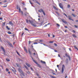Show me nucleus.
Masks as SVG:
<instances>
[{
	"label": "nucleus",
	"mask_w": 78,
	"mask_h": 78,
	"mask_svg": "<svg viewBox=\"0 0 78 78\" xmlns=\"http://www.w3.org/2000/svg\"><path fill=\"white\" fill-rule=\"evenodd\" d=\"M5 22H4V23H2V26H4H4H5Z\"/></svg>",
	"instance_id": "393cba45"
},
{
	"label": "nucleus",
	"mask_w": 78,
	"mask_h": 78,
	"mask_svg": "<svg viewBox=\"0 0 78 78\" xmlns=\"http://www.w3.org/2000/svg\"><path fill=\"white\" fill-rule=\"evenodd\" d=\"M74 47L75 48H76V49H77V50H78V48H76V46H74Z\"/></svg>",
	"instance_id": "7c9ffc66"
},
{
	"label": "nucleus",
	"mask_w": 78,
	"mask_h": 78,
	"mask_svg": "<svg viewBox=\"0 0 78 78\" xmlns=\"http://www.w3.org/2000/svg\"><path fill=\"white\" fill-rule=\"evenodd\" d=\"M73 33H75L76 32V31L74 30L73 31Z\"/></svg>",
	"instance_id": "79ce46f5"
},
{
	"label": "nucleus",
	"mask_w": 78,
	"mask_h": 78,
	"mask_svg": "<svg viewBox=\"0 0 78 78\" xmlns=\"http://www.w3.org/2000/svg\"><path fill=\"white\" fill-rule=\"evenodd\" d=\"M43 40H39V42H43Z\"/></svg>",
	"instance_id": "2f4dec72"
},
{
	"label": "nucleus",
	"mask_w": 78,
	"mask_h": 78,
	"mask_svg": "<svg viewBox=\"0 0 78 78\" xmlns=\"http://www.w3.org/2000/svg\"><path fill=\"white\" fill-rule=\"evenodd\" d=\"M63 15H65L66 17H68V16H67V15L66 14L64 13Z\"/></svg>",
	"instance_id": "473e14b6"
},
{
	"label": "nucleus",
	"mask_w": 78,
	"mask_h": 78,
	"mask_svg": "<svg viewBox=\"0 0 78 78\" xmlns=\"http://www.w3.org/2000/svg\"><path fill=\"white\" fill-rule=\"evenodd\" d=\"M9 23L10 25H11V26H12V25H13V23L11 21L9 22Z\"/></svg>",
	"instance_id": "6e6552de"
},
{
	"label": "nucleus",
	"mask_w": 78,
	"mask_h": 78,
	"mask_svg": "<svg viewBox=\"0 0 78 78\" xmlns=\"http://www.w3.org/2000/svg\"><path fill=\"white\" fill-rule=\"evenodd\" d=\"M68 17H69V18H70V19H72V17L70 16H68Z\"/></svg>",
	"instance_id": "58836bf2"
},
{
	"label": "nucleus",
	"mask_w": 78,
	"mask_h": 78,
	"mask_svg": "<svg viewBox=\"0 0 78 78\" xmlns=\"http://www.w3.org/2000/svg\"><path fill=\"white\" fill-rule=\"evenodd\" d=\"M26 65H27V67H30V64H28V63H26Z\"/></svg>",
	"instance_id": "ddd939ff"
},
{
	"label": "nucleus",
	"mask_w": 78,
	"mask_h": 78,
	"mask_svg": "<svg viewBox=\"0 0 78 78\" xmlns=\"http://www.w3.org/2000/svg\"><path fill=\"white\" fill-rule=\"evenodd\" d=\"M26 21L27 23H28V20L26 19Z\"/></svg>",
	"instance_id": "bb28decb"
},
{
	"label": "nucleus",
	"mask_w": 78,
	"mask_h": 78,
	"mask_svg": "<svg viewBox=\"0 0 78 78\" xmlns=\"http://www.w3.org/2000/svg\"><path fill=\"white\" fill-rule=\"evenodd\" d=\"M6 28L8 30H10V28L9 27H8V26H6Z\"/></svg>",
	"instance_id": "4468645a"
},
{
	"label": "nucleus",
	"mask_w": 78,
	"mask_h": 78,
	"mask_svg": "<svg viewBox=\"0 0 78 78\" xmlns=\"http://www.w3.org/2000/svg\"><path fill=\"white\" fill-rule=\"evenodd\" d=\"M65 78H67V76L66 74H65Z\"/></svg>",
	"instance_id": "72a5a7b5"
},
{
	"label": "nucleus",
	"mask_w": 78,
	"mask_h": 78,
	"mask_svg": "<svg viewBox=\"0 0 78 78\" xmlns=\"http://www.w3.org/2000/svg\"><path fill=\"white\" fill-rule=\"evenodd\" d=\"M29 53L30 55H31V52L30 51V50H29Z\"/></svg>",
	"instance_id": "b1692460"
},
{
	"label": "nucleus",
	"mask_w": 78,
	"mask_h": 78,
	"mask_svg": "<svg viewBox=\"0 0 78 78\" xmlns=\"http://www.w3.org/2000/svg\"><path fill=\"white\" fill-rule=\"evenodd\" d=\"M69 51H72L71 50V49L70 48H69Z\"/></svg>",
	"instance_id": "5fc2aeb1"
},
{
	"label": "nucleus",
	"mask_w": 78,
	"mask_h": 78,
	"mask_svg": "<svg viewBox=\"0 0 78 78\" xmlns=\"http://www.w3.org/2000/svg\"><path fill=\"white\" fill-rule=\"evenodd\" d=\"M22 4H23V5H25V3H22Z\"/></svg>",
	"instance_id": "69168bd1"
},
{
	"label": "nucleus",
	"mask_w": 78,
	"mask_h": 78,
	"mask_svg": "<svg viewBox=\"0 0 78 78\" xmlns=\"http://www.w3.org/2000/svg\"><path fill=\"white\" fill-rule=\"evenodd\" d=\"M3 7H4V8H6V7H7V5L6 6H3Z\"/></svg>",
	"instance_id": "de8ad7c7"
},
{
	"label": "nucleus",
	"mask_w": 78,
	"mask_h": 78,
	"mask_svg": "<svg viewBox=\"0 0 78 78\" xmlns=\"http://www.w3.org/2000/svg\"><path fill=\"white\" fill-rule=\"evenodd\" d=\"M74 37H75L76 38V36L74 34H73L72 35Z\"/></svg>",
	"instance_id": "dca6fc26"
},
{
	"label": "nucleus",
	"mask_w": 78,
	"mask_h": 78,
	"mask_svg": "<svg viewBox=\"0 0 78 78\" xmlns=\"http://www.w3.org/2000/svg\"><path fill=\"white\" fill-rule=\"evenodd\" d=\"M24 50H25V51L27 53H28V51H27V48L26 47H24Z\"/></svg>",
	"instance_id": "9d476101"
},
{
	"label": "nucleus",
	"mask_w": 78,
	"mask_h": 78,
	"mask_svg": "<svg viewBox=\"0 0 78 78\" xmlns=\"http://www.w3.org/2000/svg\"><path fill=\"white\" fill-rule=\"evenodd\" d=\"M64 27L66 28H67V27L66 26H65Z\"/></svg>",
	"instance_id": "13d9d810"
},
{
	"label": "nucleus",
	"mask_w": 78,
	"mask_h": 78,
	"mask_svg": "<svg viewBox=\"0 0 78 78\" xmlns=\"http://www.w3.org/2000/svg\"><path fill=\"white\" fill-rule=\"evenodd\" d=\"M48 37H50V34H48Z\"/></svg>",
	"instance_id": "4d7b16f0"
},
{
	"label": "nucleus",
	"mask_w": 78,
	"mask_h": 78,
	"mask_svg": "<svg viewBox=\"0 0 78 78\" xmlns=\"http://www.w3.org/2000/svg\"><path fill=\"white\" fill-rule=\"evenodd\" d=\"M35 2H36V3H37L38 1L36 0H35Z\"/></svg>",
	"instance_id": "bf43d9fd"
},
{
	"label": "nucleus",
	"mask_w": 78,
	"mask_h": 78,
	"mask_svg": "<svg viewBox=\"0 0 78 78\" xmlns=\"http://www.w3.org/2000/svg\"><path fill=\"white\" fill-rule=\"evenodd\" d=\"M30 69H31V70H33V68H31V67H30Z\"/></svg>",
	"instance_id": "e2e57ef3"
},
{
	"label": "nucleus",
	"mask_w": 78,
	"mask_h": 78,
	"mask_svg": "<svg viewBox=\"0 0 78 78\" xmlns=\"http://www.w3.org/2000/svg\"><path fill=\"white\" fill-rule=\"evenodd\" d=\"M54 45H55V46H56V47L57 46V44H56L54 43Z\"/></svg>",
	"instance_id": "a18cd8bd"
},
{
	"label": "nucleus",
	"mask_w": 78,
	"mask_h": 78,
	"mask_svg": "<svg viewBox=\"0 0 78 78\" xmlns=\"http://www.w3.org/2000/svg\"><path fill=\"white\" fill-rule=\"evenodd\" d=\"M69 19V20H72V21H73V20L70 18H68Z\"/></svg>",
	"instance_id": "cd10ccee"
},
{
	"label": "nucleus",
	"mask_w": 78,
	"mask_h": 78,
	"mask_svg": "<svg viewBox=\"0 0 78 78\" xmlns=\"http://www.w3.org/2000/svg\"><path fill=\"white\" fill-rule=\"evenodd\" d=\"M41 63H43V64H45V62L43 61H42V60L41 61Z\"/></svg>",
	"instance_id": "2eb2a0df"
},
{
	"label": "nucleus",
	"mask_w": 78,
	"mask_h": 78,
	"mask_svg": "<svg viewBox=\"0 0 78 78\" xmlns=\"http://www.w3.org/2000/svg\"><path fill=\"white\" fill-rule=\"evenodd\" d=\"M16 64L17 67H18L19 68H21V67L20 66V65H19V64H18V63H16Z\"/></svg>",
	"instance_id": "f8f14e48"
},
{
	"label": "nucleus",
	"mask_w": 78,
	"mask_h": 78,
	"mask_svg": "<svg viewBox=\"0 0 78 78\" xmlns=\"http://www.w3.org/2000/svg\"><path fill=\"white\" fill-rule=\"evenodd\" d=\"M38 12H42L44 16H45V12H44V11L42 9H41L40 10H39Z\"/></svg>",
	"instance_id": "20e7f679"
},
{
	"label": "nucleus",
	"mask_w": 78,
	"mask_h": 78,
	"mask_svg": "<svg viewBox=\"0 0 78 78\" xmlns=\"http://www.w3.org/2000/svg\"><path fill=\"white\" fill-rule=\"evenodd\" d=\"M27 74H30V72L28 71V72H27Z\"/></svg>",
	"instance_id": "e433bc0d"
},
{
	"label": "nucleus",
	"mask_w": 78,
	"mask_h": 78,
	"mask_svg": "<svg viewBox=\"0 0 78 78\" xmlns=\"http://www.w3.org/2000/svg\"><path fill=\"white\" fill-rule=\"evenodd\" d=\"M31 57L32 60H33V61H34V62H35V63H36V64H37V65L39 67H40V68H41V65H40L38 64V63H37V62H36V61H35V60H34V59H33V58L32 56H31Z\"/></svg>",
	"instance_id": "f03ea898"
},
{
	"label": "nucleus",
	"mask_w": 78,
	"mask_h": 78,
	"mask_svg": "<svg viewBox=\"0 0 78 78\" xmlns=\"http://www.w3.org/2000/svg\"><path fill=\"white\" fill-rule=\"evenodd\" d=\"M18 70L20 72L22 75H23V76H24V73L23 72V71H22V70L20 69H18Z\"/></svg>",
	"instance_id": "39448f33"
},
{
	"label": "nucleus",
	"mask_w": 78,
	"mask_h": 78,
	"mask_svg": "<svg viewBox=\"0 0 78 78\" xmlns=\"http://www.w3.org/2000/svg\"><path fill=\"white\" fill-rule=\"evenodd\" d=\"M49 43H53V41H49Z\"/></svg>",
	"instance_id": "49530a36"
},
{
	"label": "nucleus",
	"mask_w": 78,
	"mask_h": 78,
	"mask_svg": "<svg viewBox=\"0 0 78 78\" xmlns=\"http://www.w3.org/2000/svg\"><path fill=\"white\" fill-rule=\"evenodd\" d=\"M61 20L64 23H67V22L64 20V19H62Z\"/></svg>",
	"instance_id": "0eeeda50"
},
{
	"label": "nucleus",
	"mask_w": 78,
	"mask_h": 78,
	"mask_svg": "<svg viewBox=\"0 0 78 78\" xmlns=\"http://www.w3.org/2000/svg\"><path fill=\"white\" fill-rule=\"evenodd\" d=\"M72 16H73V17H76V15H75V14H73V13H72Z\"/></svg>",
	"instance_id": "4be33fe9"
},
{
	"label": "nucleus",
	"mask_w": 78,
	"mask_h": 78,
	"mask_svg": "<svg viewBox=\"0 0 78 78\" xmlns=\"http://www.w3.org/2000/svg\"><path fill=\"white\" fill-rule=\"evenodd\" d=\"M6 60L7 61H8V62L10 61V60H9V59L8 58H6Z\"/></svg>",
	"instance_id": "6ab92c4d"
},
{
	"label": "nucleus",
	"mask_w": 78,
	"mask_h": 78,
	"mask_svg": "<svg viewBox=\"0 0 78 78\" xmlns=\"http://www.w3.org/2000/svg\"><path fill=\"white\" fill-rule=\"evenodd\" d=\"M16 52L17 55H18L19 56H20V54H19V53L18 51H16Z\"/></svg>",
	"instance_id": "412c9836"
},
{
	"label": "nucleus",
	"mask_w": 78,
	"mask_h": 78,
	"mask_svg": "<svg viewBox=\"0 0 78 78\" xmlns=\"http://www.w3.org/2000/svg\"><path fill=\"white\" fill-rule=\"evenodd\" d=\"M29 22L30 23H31V25L33 26V27H36L37 26V25H36V23H34V21H31L30 20H29Z\"/></svg>",
	"instance_id": "f257e3e1"
},
{
	"label": "nucleus",
	"mask_w": 78,
	"mask_h": 78,
	"mask_svg": "<svg viewBox=\"0 0 78 78\" xmlns=\"http://www.w3.org/2000/svg\"><path fill=\"white\" fill-rule=\"evenodd\" d=\"M55 37V35H53V37Z\"/></svg>",
	"instance_id": "774afa93"
},
{
	"label": "nucleus",
	"mask_w": 78,
	"mask_h": 78,
	"mask_svg": "<svg viewBox=\"0 0 78 78\" xmlns=\"http://www.w3.org/2000/svg\"><path fill=\"white\" fill-rule=\"evenodd\" d=\"M6 72H8V71H9V69H8L6 68Z\"/></svg>",
	"instance_id": "c85d7f7f"
},
{
	"label": "nucleus",
	"mask_w": 78,
	"mask_h": 78,
	"mask_svg": "<svg viewBox=\"0 0 78 78\" xmlns=\"http://www.w3.org/2000/svg\"><path fill=\"white\" fill-rule=\"evenodd\" d=\"M55 10H58V9H57V8H56L55 9Z\"/></svg>",
	"instance_id": "0e129e2a"
},
{
	"label": "nucleus",
	"mask_w": 78,
	"mask_h": 78,
	"mask_svg": "<svg viewBox=\"0 0 78 78\" xmlns=\"http://www.w3.org/2000/svg\"><path fill=\"white\" fill-rule=\"evenodd\" d=\"M25 30H26V31H29V30L27 29V28H24Z\"/></svg>",
	"instance_id": "5701e85b"
},
{
	"label": "nucleus",
	"mask_w": 78,
	"mask_h": 78,
	"mask_svg": "<svg viewBox=\"0 0 78 78\" xmlns=\"http://www.w3.org/2000/svg\"><path fill=\"white\" fill-rule=\"evenodd\" d=\"M29 2H30V4H31V5H32V3L31 2V1H30Z\"/></svg>",
	"instance_id": "3c124183"
},
{
	"label": "nucleus",
	"mask_w": 78,
	"mask_h": 78,
	"mask_svg": "<svg viewBox=\"0 0 78 78\" xmlns=\"http://www.w3.org/2000/svg\"><path fill=\"white\" fill-rule=\"evenodd\" d=\"M47 24H45V25H44V27H47Z\"/></svg>",
	"instance_id": "8fccbe9b"
},
{
	"label": "nucleus",
	"mask_w": 78,
	"mask_h": 78,
	"mask_svg": "<svg viewBox=\"0 0 78 78\" xmlns=\"http://www.w3.org/2000/svg\"><path fill=\"white\" fill-rule=\"evenodd\" d=\"M58 57L61 58V57H60V55H59V54H58Z\"/></svg>",
	"instance_id": "6e6d98bb"
},
{
	"label": "nucleus",
	"mask_w": 78,
	"mask_h": 78,
	"mask_svg": "<svg viewBox=\"0 0 78 78\" xmlns=\"http://www.w3.org/2000/svg\"><path fill=\"white\" fill-rule=\"evenodd\" d=\"M1 48L2 49V51H5V49H4V48H3V46H1Z\"/></svg>",
	"instance_id": "9b49d317"
},
{
	"label": "nucleus",
	"mask_w": 78,
	"mask_h": 78,
	"mask_svg": "<svg viewBox=\"0 0 78 78\" xmlns=\"http://www.w3.org/2000/svg\"><path fill=\"white\" fill-rule=\"evenodd\" d=\"M36 75H37L38 76H39V74H38V73H37V74H36Z\"/></svg>",
	"instance_id": "864d4df0"
},
{
	"label": "nucleus",
	"mask_w": 78,
	"mask_h": 78,
	"mask_svg": "<svg viewBox=\"0 0 78 78\" xmlns=\"http://www.w3.org/2000/svg\"><path fill=\"white\" fill-rule=\"evenodd\" d=\"M66 61H67V62H66V64H67V63H68V59L67 58L66 59Z\"/></svg>",
	"instance_id": "c9c22d12"
},
{
	"label": "nucleus",
	"mask_w": 78,
	"mask_h": 78,
	"mask_svg": "<svg viewBox=\"0 0 78 78\" xmlns=\"http://www.w3.org/2000/svg\"><path fill=\"white\" fill-rule=\"evenodd\" d=\"M70 5H68V8H70Z\"/></svg>",
	"instance_id": "ea45409f"
},
{
	"label": "nucleus",
	"mask_w": 78,
	"mask_h": 78,
	"mask_svg": "<svg viewBox=\"0 0 78 78\" xmlns=\"http://www.w3.org/2000/svg\"><path fill=\"white\" fill-rule=\"evenodd\" d=\"M34 44H37V43H36V42H35L34 43Z\"/></svg>",
	"instance_id": "c03bdc74"
},
{
	"label": "nucleus",
	"mask_w": 78,
	"mask_h": 78,
	"mask_svg": "<svg viewBox=\"0 0 78 78\" xmlns=\"http://www.w3.org/2000/svg\"><path fill=\"white\" fill-rule=\"evenodd\" d=\"M65 55H66V57H68L69 59H70V56L69 55H67V54L66 53L65 54Z\"/></svg>",
	"instance_id": "1a4fd4ad"
},
{
	"label": "nucleus",
	"mask_w": 78,
	"mask_h": 78,
	"mask_svg": "<svg viewBox=\"0 0 78 78\" xmlns=\"http://www.w3.org/2000/svg\"><path fill=\"white\" fill-rule=\"evenodd\" d=\"M50 76L52 78H56V77H54V76Z\"/></svg>",
	"instance_id": "a878e982"
},
{
	"label": "nucleus",
	"mask_w": 78,
	"mask_h": 78,
	"mask_svg": "<svg viewBox=\"0 0 78 78\" xmlns=\"http://www.w3.org/2000/svg\"><path fill=\"white\" fill-rule=\"evenodd\" d=\"M59 5L60 8H62V9H64V8H63V7L62 5V3H60L59 4Z\"/></svg>",
	"instance_id": "423d86ee"
},
{
	"label": "nucleus",
	"mask_w": 78,
	"mask_h": 78,
	"mask_svg": "<svg viewBox=\"0 0 78 78\" xmlns=\"http://www.w3.org/2000/svg\"><path fill=\"white\" fill-rule=\"evenodd\" d=\"M37 3L38 4V5H41V4H40L39 2L38 1L37 2Z\"/></svg>",
	"instance_id": "4c0bfd02"
},
{
	"label": "nucleus",
	"mask_w": 78,
	"mask_h": 78,
	"mask_svg": "<svg viewBox=\"0 0 78 78\" xmlns=\"http://www.w3.org/2000/svg\"><path fill=\"white\" fill-rule=\"evenodd\" d=\"M21 12L22 14H23V12L22 11H21Z\"/></svg>",
	"instance_id": "338daca9"
},
{
	"label": "nucleus",
	"mask_w": 78,
	"mask_h": 78,
	"mask_svg": "<svg viewBox=\"0 0 78 78\" xmlns=\"http://www.w3.org/2000/svg\"><path fill=\"white\" fill-rule=\"evenodd\" d=\"M0 42H2V39H1V38L0 37Z\"/></svg>",
	"instance_id": "09e8293b"
},
{
	"label": "nucleus",
	"mask_w": 78,
	"mask_h": 78,
	"mask_svg": "<svg viewBox=\"0 0 78 78\" xmlns=\"http://www.w3.org/2000/svg\"><path fill=\"white\" fill-rule=\"evenodd\" d=\"M54 51H55V52H57V51H56V50H54Z\"/></svg>",
	"instance_id": "680f3d73"
},
{
	"label": "nucleus",
	"mask_w": 78,
	"mask_h": 78,
	"mask_svg": "<svg viewBox=\"0 0 78 78\" xmlns=\"http://www.w3.org/2000/svg\"><path fill=\"white\" fill-rule=\"evenodd\" d=\"M65 69V66L63 65L62 66V74L64 73V69Z\"/></svg>",
	"instance_id": "7ed1b4c3"
},
{
	"label": "nucleus",
	"mask_w": 78,
	"mask_h": 78,
	"mask_svg": "<svg viewBox=\"0 0 78 78\" xmlns=\"http://www.w3.org/2000/svg\"><path fill=\"white\" fill-rule=\"evenodd\" d=\"M9 45L10 46V47H12V44L11 43H9Z\"/></svg>",
	"instance_id": "f3484780"
},
{
	"label": "nucleus",
	"mask_w": 78,
	"mask_h": 78,
	"mask_svg": "<svg viewBox=\"0 0 78 78\" xmlns=\"http://www.w3.org/2000/svg\"><path fill=\"white\" fill-rule=\"evenodd\" d=\"M19 11L20 12V11H21L20 9L19 8Z\"/></svg>",
	"instance_id": "37998d69"
},
{
	"label": "nucleus",
	"mask_w": 78,
	"mask_h": 78,
	"mask_svg": "<svg viewBox=\"0 0 78 78\" xmlns=\"http://www.w3.org/2000/svg\"><path fill=\"white\" fill-rule=\"evenodd\" d=\"M31 41H29V44H30L31 43Z\"/></svg>",
	"instance_id": "c756f323"
},
{
	"label": "nucleus",
	"mask_w": 78,
	"mask_h": 78,
	"mask_svg": "<svg viewBox=\"0 0 78 78\" xmlns=\"http://www.w3.org/2000/svg\"><path fill=\"white\" fill-rule=\"evenodd\" d=\"M56 25H57L58 27H60V25L58 24H56Z\"/></svg>",
	"instance_id": "f704fd0d"
},
{
	"label": "nucleus",
	"mask_w": 78,
	"mask_h": 78,
	"mask_svg": "<svg viewBox=\"0 0 78 78\" xmlns=\"http://www.w3.org/2000/svg\"><path fill=\"white\" fill-rule=\"evenodd\" d=\"M3 20V18H1V17H0V20Z\"/></svg>",
	"instance_id": "052dcab7"
},
{
	"label": "nucleus",
	"mask_w": 78,
	"mask_h": 78,
	"mask_svg": "<svg viewBox=\"0 0 78 78\" xmlns=\"http://www.w3.org/2000/svg\"><path fill=\"white\" fill-rule=\"evenodd\" d=\"M8 33L9 34H11V32L9 31H8Z\"/></svg>",
	"instance_id": "aec40b11"
},
{
	"label": "nucleus",
	"mask_w": 78,
	"mask_h": 78,
	"mask_svg": "<svg viewBox=\"0 0 78 78\" xmlns=\"http://www.w3.org/2000/svg\"><path fill=\"white\" fill-rule=\"evenodd\" d=\"M74 27H76V28H78V26L76 25H74Z\"/></svg>",
	"instance_id": "a19ab883"
},
{
	"label": "nucleus",
	"mask_w": 78,
	"mask_h": 78,
	"mask_svg": "<svg viewBox=\"0 0 78 78\" xmlns=\"http://www.w3.org/2000/svg\"><path fill=\"white\" fill-rule=\"evenodd\" d=\"M24 66L26 68V69H27V70H28V67H27V66L24 65Z\"/></svg>",
	"instance_id": "a211bd4d"
},
{
	"label": "nucleus",
	"mask_w": 78,
	"mask_h": 78,
	"mask_svg": "<svg viewBox=\"0 0 78 78\" xmlns=\"http://www.w3.org/2000/svg\"><path fill=\"white\" fill-rule=\"evenodd\" d=\"M53 8L55 9H56V7L55 6H54Z\"/></svg>",
	"instance_id": "603ef678"
}]
</instances>
